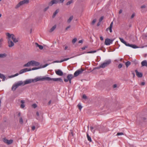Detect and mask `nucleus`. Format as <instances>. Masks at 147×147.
Returning <instances> with one entry per match:
<instances>
[{"label":"nucleus","mask_w":147,"mask_h":147,"mask_svg":"<svg viewBox=\"0 0 147 147\" xmlns=\"http://www.w3.org/2000/svg\"><path fill=\"white\" fill-rule=\"evenodd\" d=\"M70 59V58H66V59H64L63 60H61L60 61H54L53 62V63H59V62L60 63H61V62H63L64 61H67L69 59Z\"/></svg>","instance_id":"nucleus-21"},{"label":"nucleus","mask_w":147,"mask_h":147,"mask_svg":"<svg viewBox=\"0 0 147 147\" xmlns=\"http://www.w3.org/2000/svg\"><path fill=\"white\" fill-rule=\"evenodd\" d=\"M0 78L2 79V81H4L6 79V77L3 74H0Z\"/></svg>","instance_id":"nucleus-23"},{"label":"nucleus","mask_w":147,"mask_h":147,"mask_svg":"<svg viewBox=\"0 0 147 147\" xmlns=\"http://www.w3.org/2000/svg\"><path fill=\"white\" fill-rule=\"evenodd\" d=\"M3 141L5 143L8 144H11L13 142L12 140H8L5 138L3 139Z\"/></svg>","instance_id":"nucleus-10"},{"label":"nucleus","mask_w":147,"mask_h":147,"mask_svg":"<svg viewBox=\"0 0 147 147\" xmlns=\"http://www.w3.org/2000/svg\"><path fill=\"white\" fill-rule=\"evenodd\" d=\"M100 38L101 40H103V37L102 36H100Z\"/></svg>","instance_id":"nucleus-58"},{"label":"nucleus","mask_w":147,"mask_h":147,"mask_svg":"<svg viewBox=\"0 0 147 147\" xmlns=\"http://www.w3.org/2000/svg\"><path fill=\"white\" fill-rule=\"evenodd\" d=\"M35 45H36V47H38L40 49L42 50V49H43V46H42L41 45H38L36 42L35 43Z\"/></svg>","instance_id":"nucleus-24"},{"label":"nucleus","mask_w":147,"mask_h":147,"mask_svg":"<svg viewBox=\"0 0 147 147\" xmlns=\"http://www.w3.org/2000/svg\"><path fill=\"white\" fill-rule=\"evenodd\" d=\"M77 38H75L72 40V42L73 44H74L77 41Z\"/></svg>","instance_id":"nucleus-37"},{"label":"nucleus","mask_w":147,"mask_h":147,"mask_svg":"<svg viewBox=\"0 0 147 147\" xmlns=\"http://www.w3.org/2000/svg\"><path fill=\"white\" fill-rule=\"evenodd\" d=\"M88 47L87 46H85L84 47H82L81 48V49L82 50H84L86 49V48H87Z\"/></svg>","instance_id":"nucleus-49"},{"label":"nucleus","mask_w":147,"mask_h":147,"mask_svg":"<svg viewBox=\"0 0 147 147\" xmlns=\"http://www.w3.org/2000/svg\"><path fill=\"white\" fill-rule=\"evenodd\" d=\"M6 54H0V58H3L6 56Z\"/></svg>","instance_id":"nucleus-34"},{"label":"nucleus","mask_w":147,"mask_h":147,"mask_svg":"<svg viewBox=\"0 0 147 147\" xmlns=\"http://www.w3.org/2000/svg\"><path fill=\"white\" fill-rule=\"evenodd\" d=\"M122 66V65L121 64H120L118 66V67L119 68H121Z\"/></svg>","instance_id":"nucleus-51"},{"label":"nucleus","mask_w":147,"mask_h":147,"mask_svg":"<svg viewBox=\"0 0 147 147\" xmlns=\"http://www.w3.org/2000/svg\"><path fill=\"white\" fill-rule=\"evenodd\" d=\"M96 52V51H90L89 52H88L87 53H95Z\"/></svg>","instance_id":"nucleus-45"},{"label":"nucleus","mask_w":147,"mask_h":147,"mask_svg":"<svg viewBox=\"0 0 147 147\" xmlns=\"http://www.w3.org/2000/svg\"><path fill=\"white\" fill-rule=\"evenodd\" d=\"M68 80H68V79H65L64 80V81L65 82H68Z\"/></svg>","instance_id":"nucleus-59"},{"label":"nucleus","mask_w":147,"mask_h":147,"mask_svg":"<svg viewBox=\"0 0 147 147\" xmlns=\"http://www.w3.org/2000/svg\"><path fill=\"white\" fill-rule=\"evenodd\" d=\"M6 35L8 38H9L11 40L12 39L15 43L19 41V38L18 37H16L13 34H10L9 33H7L6 34Z\"/></svg>","instance_id":"nucleus-2"},{"label":"nucleus","mask_w":147,"mask_h":147,"mask_svg":"<svg viewBox=\"0 0 147 147\" xmlns=\"http://www.w3.org/2000/svg\"><path fill=\"white\" fill-rule=\"evenodd\" d=\"M117 87V85L116 84H114L113 85V88H116Z\"/></svg>","instance_id":"nucleus-56"},{"label":"nucleus","mask_w":147,"mask_h":147,"mask_svg":"<svg viewBox=\"0 0 147 147\" xmlns=\"http://www.w3.org/2000/svg\"><path fill=\"white\" fill-rule=\"evenodd\" d=\"M19 122L21 124H22L23 123V119L22 117H20Z\"/></svg>","instance_id":"nucleus-35"},{"label":"nucleus","mask_w":147,"mask_h":147,"mask_svg":"<svg viewBox=\"0 0 147 147\" xmlns=\"http://www.w3.org/2000/svg\"><path fill=\"white\" fill-rule=\"evenodd\" d=\"M36 115L37 116V119H38L40 116H42L41 113H39L38 112H37L36 113Z\"/></svg>","instance_id":"nucleus-32"},{"label":"nucleus","mask_w":147,"mask_h":147,"mask_svg":"<svg viewBox=\"0 0 147 147\" xmlns=\"http://www.w3.org/2000/svg\"><path fill=\"white\" fill-rule=\"evenodd\" d=\"M19 74L18 73H17L15 75H12L11 76H9L8 77V78H12L14 77H15L16 76L19 75Z\"/></svg>","instance_id":"nucleus-31"},{"label":"nucleus","mask_w":147,"mask_h":147,"mask_svg":"<svg viewBox=\"0 0 147 147\" xmlns=\"http://www.w3.org/2000/svg\"><path fill=\"white\" fill-rule=\"evenodd\" d=\"M103 17L102 16L99 19V21L100 22L102 21L103 20Z\"/></svg>","instance_id":"nucleus-47"},{"label":"nucleus","mask_w":147,"mask_h":147,"mask_svg":"<svg viewBox=\"0 0 147 147\" xmlns=\"http://www.w3.org/2000/svg\"><path fill=\"white\" fill-rule=\"evenodd\" d=\"M141 65L142 66H146L147 67V61L146 60H144L142 62Z\"/></svg>","instance_id":"nucleus-19"},{"label":"nucleus","mask_w":147,"mask_h":147,"mask_svg":"<svg viewBox=\"0 0 147 147\" xmlns=\"http://www.w3.org/2000/svg\"><path fill=\"white\" fill-rule=\"evenodd\" d=\"M87 138L88 140L89 141H90V142H91L92 140H91V138L89 136L88 134V133L87 134Z\"/></svg>","instance_id":"nucleus-33"},{"label":"nucleus","mask_w":147,"mask_h":147,"mask_svg":"<svg viewBox=\"0 0 147 147\" xmlns=\"http://www.w3.org/2000/svg\"><path fill=\"white\" fill-rule=\"evenodd\" d=\"M73 18V16H71L69 19H68L67 22L68 23H70L71 20H72Z\"/></svg>","instance_id":"nucleus-25"},{"label":"nucleus","mask_w":147,"mask_h":147,"mask_svg":"<svg viewBox=\"0 0 147 147\" xmlns=\"http://www.w3.org/2000/svg\"><path fill=\"white\" fill-rule=\"evenodd\" d=\"M32 82H33V79H27L23 81L24 86L27 84H30Z\"/></svg>","instance_id":"nucleus-6"},{"label":"nucleus","mask_w":147,"mask_h":147,"mask_svg":"<svg viewBox=\"0 0 147 147\" xmlns=\"http://www.w3.org/2000/svg\"><path fill=\"white\" fill-rule=\"evenodd\" d=\"M96 21V19H94L92 22V24L94 25Z\"/></svg>","instance_id":"nucleus-40"},{"label":"nucleus","mask_w":147,"mask_h":147,"mask_svg":"<svg viewBox=\"0 0 147 147\" xmlns=\"http://www.w3.org/2000/svg\"><path fill=\"white\" fill-rule=\"evenodd\" d=\"M8 46L9 47H11L14 45V44L13 42L9 38H8Z\"/></svg>","instance_id":"nucleus-13"},{"label":"nucleus","mask_w":147,"mask_h":147,"mask_svg":"<svg viewBox=\"0 0 147 147\" xmlns=\"http://www.w3.org/2000/svg\"><path fill=\"white\" fill-rule=\"evenodd\" d=\"M78 42L79 43H81L83 42V40H80Z\"/></svg>","instance_id":"nucleus-57"},{"label":"nucleus","mask_w":147,"mask_h":147,"mask_svg":"<svg viewBox=\"0 0 147 147\" xmlns=\"http://www.w3.org/2000/svg\"><path fill=\"white\" fill-rule=\"evenodd\" d=\"M48 65V64H46L43 65H40V67H33L31 69V70H34L36 69H38L40 68H43L46 67Z\"/></svg>","instance_id":"nucleus-12"},{"label":"nucleus","mask_w":147,"mask_h":147,"mask_svg":"<svg viewBox=\"0 0 147 147\" xmlns=\"http://www.w3.org/2000/svg\"><path fill=\"white\" fill-rule=\"evenodd\" d=\"M113 40L108 38H106L105 40V44L107 45H109L113 43Z\"/></svg>","instance_id":"nucleus-7"},{"label":"nucleus","mask_w":147,"mask_h":147,"mask_svg":"<svg viewBox=\"0 0 147 147\" xmlns=\"http://www.w3.org/2000/svg\"><path fill=\"white\" fill-rule=\"evenodd\" d=\"M40 63L39 62L36 61H32V66H37L39 65Z\"/></svg>","instance_id":"nucleus-15"},{"label":"nucleus","mask_w":147,"mask_h":147,"mask_svg":"<svg viewBox=\"0 0 147 147\" xmlns=\"http://www.w3.org/2000/svg\"><path fill=\"white\" fill-rule=\"evenodd\" d=\"M82 98L84 99H86L87 98L85 94H84L82 96Z\"/></svg>","instance_id":"nucleus-46"},{"label":"nucleus","mask_w":147,"mask_h":147,"mask_svg":"<svg viewBox=\"0 0 147 147\" xmlns=\"http://www.w3.org/2000/svg\"><path fill=\"white\" fill-rule=\"evenodd\" d=\"M64 0H58L59 2V3H63Z\"/></svg>","instance_id":"nucleus-53"},{"label":"nucleus","mask_w":147,"mask_h":147,"mask_svg":"<svg viewBox=\"0 0 147 147\" xmlns=\"http://www.w3.org/2000/svg\"><path fill=\"white\" fill-rule=\"evenodd\" d=\"M57 12H58L57 11H55V12L54 13V15H56V14L57 13Z\"/></svg>","instance_id":"nucleus-63"},{"label":"nucleus","mask_w":147,"mask_h":147,"mask_svg":"<svg viewBox=\"0 0 147 147\" xmlns=\"http://www.w3.org/2000/svg\"><path fill=\"white\" fill-rule=\"evenodd\" d=\"M113 27V26L112 25H110V26L109 27L107 28V29L106 30L107 31L108 30H109L110 32H112V28Z\"/></svg>","instance_id":"nucleus-29"},{"label":"nucleus","mask_w":147,"mask_h":147,"mask_svg":"<svg viewBox=\"0 0 147 147\" xmlns=\"http://www.w3.org/2000/svg\"><path fill=\"white\" fill-rule=\"evenodd\" d=\"M68 46H65L64 48V49H65V50H66L67 49H68Z\"/></svg>","instance_id":"nucleus-55"},{"label":"nucleus","mask_w":147,"mask_h":147,"mask_svg":"<svg viewBox=\"0 0 147 147\" xmlns=\"http://www.w3.org/2000/svg\"><path fill=\"white\" fill-rule=\"evenodd\" d=\"M84 70L82 69H81L76 71L74 73V76H77L80 74H82Z\"/></svg>","instance_id":"nucleus-8"},{"label":"nucleus","mask_w":147,"mask_h":147,"mask_svg":"<svg viewBox=\"0 0 147 147\" xmlns=\"http://www.w3.org/2000/svg\"><path fill=\"white\" fill-rule=\"evenodd\" d=\"M119 39L120 41L124 44L126 46H127L128 43H127L123 38H119Z\"/></svg>","instance_id":"nucleus-22"},{"label":"nucleus","mask_w":147,"mask_h":147,"mask_svg":"<svg viewBox=\"0 0 147 147\" xmlns=\"http://www.w3.org/2000/svg\"><path fill=\"white\" fill-rule=\"evenodd\" d=\"M78 106L79 109L80 110L82 108V107L81 106V104L79 103Z\"/></svg>","instance_id":"nucleus-38"},{"label":"nucleus","mask_w":147,"mask_h":147,"mask_svg":"<svg viewBox=\"0 0 147 147\" xmlns=\"http://www.w3.org/2000/svg\"><path fill=\"white\" fill-rule=\"evenodd\" d=\"M59 3L58 0H53L49 3V6H51L54 4H57Z\"/></svg>","instance_id":"nucleus-9"},{"label":"nucleus","mask_w":147,"mask_h":147,"mask_svg":"<svg viewBox=\"0 0 147 147\" xmlns=\"http://www.w3.org/2000/svg\"><path fill=\"white\" fill-rule=\"evenodd\" d=\"M32 130H34L35 129V127L34 126H32Z\"/></svg>","instance_id":"nucleus-54"},{"label":"nucleus","mask_w":147,"mask_h":147,"mask_svg":"<svg viewBox=\"0 0 147 147\" xmlns=\"http://www.w3.org/2000/svg\"><path fill=\"white\" fill-rule=\"evenodd\" d=\"M145 84V83L144 82H142L141 83V85H144Z\"/></svg>","instance_id":"nucleus-60"},{"label":"nucleus","mask_w":147,"mask_h":147,"mask_svg":"<svg viewBox=\"0 0 147 147\" xmlns=\"http://www.w3.org/2000/svg\"><path fill=\"white\" fill-rule=\"evenodd\" d=\"M113 27V26L112 25H110V26L109 27L107 28V29L106 30L107 31L108 30H109L110 32H112V28Z\"/></svg>","instance_id":"nucleus-30"},{"label":"nucleus","mask_w":147,"mask_h":147,"mask_svg":"<svg viewBox=\"0 0 147 147\" xmlns=\"http://www.w3.org/2000/svg\"><path fill=\"white\" fill-rule=\"evenodd\" d=\"M128 47H131L133 48L134 49H136L138 48L139 47L137 46L136 45H130L129 44V43L128 44L127 46Z\"/></svg>","instance_id":"nucleus-20"},{"label":"nucleus","mask_w":147,"mask_h":147,"mask_svg":"<svg viewBox=\"0 0 147 147\" xmlns=\"http://www.w3.org/2000/svg\"><path fill=\"white\" fill-rule=\"evenodd\" d=\"M50 79L49 77L45 76H37L34 79H33V82H35L38 81H43L44 80H48Z\"/></svg>","instance_id":"nucleus-1"},{"label":"nucleus","mask_w":147,"mask_h":147,"mask_svg":"<svg viewBox=\"0 0 147 147\" xmlns=\"http://www.w3.org/2000/svg\"><path fill=\"white\" fill-rule=\"evenodd\" d=\"M100 25V22L98 23L97 24V26H99Z\"/></svg>","instance_id":"nucleus-64"},{"label":"nucleus","mask_w":147,"mask_h":147,"mask_svg":"<svg viewBox=\"0 0 147 147\" xmlns=\"http://www.w3.org/2000/svg\"><path fill=\"white\" fill-rule=\"evenodd\" d=\"M32 66V61H29L24 65V67H28Z\"/></svg>","instance_id":"nucleus-16"},{"label":"nucleus","mask_w":147,"mask_h":147,"mask_svg":"<svg viewBox=\"0 0 147 147\" xmlns=\"http://www.w3.org/2000/svg\"><path fill=\"white\" fill-rule=\"evenodd\" d=\"M56 74L59 76H62L63 75V73L62 71L60 70H58L55 71Z\"/></svg>","instance_id":"nucleus-17"},{"label":"nucleus","mask_w":147,"mask_h":147,"mask_svg":"<svg viewBox=\"0 0 147 147\" xmlns=\"http://www.w3.org/2000/svg\"><path fill=\"white\" fill-rule=\"evenodd\" d=\"M122 10L121 9V10H119V14L121 13H122Z\"/></svg>","instance_id":"nucleus-62"},{"label":"nucleus","mask_w":147,"mask_h":147,"mask_svg":"<svg viewBox=\"0 0 147 147\" xmlns=\"http://www.w3.org/2000/svg\"><path fill=\"white\" fill-rule=\"evenodd\" d=\"M73 0H70L67 3L66 5H70L71 4L73 3Z\"/></svg>","instance_id":"nucleus-36"},{"label":"nucleus","mask_w":147,"mask_h":147,"mask_svg":"<svg viewBox=\"0 0 147 147\" xmlns=\"http://www.w3.org/2000/svg\"><path fill=\"white\" fill-rule=\"evenodd\" d=\"M3 41V39L2 38H1L0 39V44L1 46H2V42Z\"/></svg>","instance_id":"nucleus-52"},{"label":"nucleus","mask_w":147,"mask_h":147,"mask_svg":"<svg viewBox=\"0 0 147 147\" xmlns=\"http://www.w3.org/2000/svg\"><path fill=\"white\" fill-rule=\"evenodd\" d=\"M124 135V134H123V132L118 133L117 134V135L118 136H121V135Z\"/></svg>","instance_id":"nucleus-41"},{"label":"nucleus","mask_w":147,"mask_h":147,"mask_svg":"<svg viewBox=\"0 0 147 147\" xmlns=\"http://www.w3.org/2000/svg\"><path fill=\"white\" fill-rule=\"evenodd\" d=\"M111 63V60L110 59L107 60L101 64L99 65L100 68H105L110 65Z\"/></svg>","instance_id":"nucleus-4"},{"label":"nucleus","mask_w":147,"mask_h":147,"mask_svg":"<svg viewBox=\"0 0 147 147\" xmlns=\"http://www.w3.org/2000/svg\"><path fill=\"white\" fill-rule=\"evenodd\" d=\"M130 64V62L129 61H127L125 63L126 66L127 67H128Z\"/></svg>","instance_id":"nucleus-43"},{"label":"nucleus","mask_w":147,"mask_h":147,"mask_svg":"<svg viewBox=\"0 0 147 147\" xmlns=\"http://www.w3.org/2000/svg\"><path fill=\"white\" fill-rule=\"evenodd\" d=\"M56 25H55L53 26L49 30V32H52L56 28Z\"/></svg>","instance_id":"nucleus-26"},{"label":"nucleus","mask_w":147,"mask_h":147,"mask_svg":"<svg viewBox=\"0 0 147 147\" xmlns=\"http://www.w3.org/2000/svg\"><path fill=\"white\" fill-rule=\"evenodd\" d=\"M90 129H91V130L92 131V132L93 133H94L95 132L94 130H93L94 128L92 127H90Z\"/></svg>","instance_id":"nucleus-44"},{"label":"nucleus","mask_w":147,"mask_h":147,"mask_svg":"<svg viewBox=\"0 0 147 147\" xmlns=\"http://www.w3.org/2000/svg\"><path fill=\"white\" fill-rule=\"evenodd\" d=\"M73 76L72 75L70 74L69 75L67 76V78L68 79L70 83H71V80L72 78H73Z\"/></svg>","instance_id":"nucleus-27"},{"label":"nucleus","mask_w":147,"mask_h":147,"mask_svg":"<svg viewBox=\"0 0 147 147\" xmlns=\"http://www.w3.org/2000/svg\"><path fill=\"white\" fill-rule=\"evenodd\" d=\"M21 86H24L23 81H19L15 83L12 86L11 89L13 91H14L18 87Z\"/></svg>","instance_id":"nucleus-3"},{"label":"nucleus","mask_w":147,"mask_h":147,"mask_svg":"<svg viewBox=\"0 0 147 147\" xmlns=\"http://www.w3.org/2000/svg\"><path fill=\"white\" fill-rule=\"evenodd\" d=\"M29 0H24L20 1L15 6L16 9H18L25 4L29 2Z\"/></svg>","instance_id":"nucleus-5"},{"label":"nucleus","mask_w":147,"mask_h":147,"mask_svg":"<svg viewBox=\"0 0 147 147\" xmlns=\"http://www.w3.org/2000/svg\"><path fill=\"white\" fill-rule=\"evenodd\" d=\"M49 6H50L49 5L48 6L45 7L43 11H47L49 8Z\"/></svg>","instance_id":"nucleus-39"},{"label":"nucleus","mask_w":147,"mask_h":147,"mask_svg":"<svg viewBox=\"0 0 147 147\" xmlns=\"http://www.w3.org/2000/svg\"><path fill=\"white\" fill-rule=\"evenodd\" d=\"M32 106L33 108H35L37 107V105L36 104H34L32 105Z\"/></svg>","instance_id":"nucleus-42"},{"label":"nucleus","mask_w":147,"mask_h":147,"mask_svg":"<svg viewBox=\"0 0 147 147\" xmlns=\"http://www.w3.org/2000/svg\"><path fill=\"white\" fill-rule=\"evenodd\" d=\"M21 104L20 105V107L21 108H23L25 107V105L24 104L25 102L24 100H21Z\"/></svg>","instance_id":"nucleus-28"},{"label":"nucleus","mask_w":147,"mask_h":147,"mask_svg":"<svg viewBox=\"0 0 147 147\" xmlns=\"http://www.w3.org/2000/svg\"><path fill=\"white\" fill-rule=\"evenodd\" d=\"M145 5H142V6L141 7V8H144L145 7Z\"/></svg>","instance_id":"nucleus-61"},{"label":"nucleus","mask_w":147,"mask_h":147,"mask_svg":"<svg viewBox=\"0 0 147 147\" xmlns=\"http://www.w3.org/2000/svg\"><path fill=\"white\" fill-rule=\"evenodd\" d=\"M31 71V69H28V68H24L21 70L20 71L19 74H21L27 71Z\"/></svg>","instance_id":"nucleus-11"},{"label":"nucleus","mask_w":147,"mask_h":147,"mask_svg":"<svg viewBox=\"0 0 147 147\" xmlns=\"http://www.w3.org/2000/svg\"><path fill=\"white\" fill-rule=\"evenodd\" d=\"M49 78L50 79L49 80H48V81H50V80H53V81H59L60 82H62L63 80H62L60 78H51L49 77Z\"/></svg>","instance_id":"nucleus-14"},{"label":"nucleus","mask_w":147,"mask_h":147,"mask_svg":"<svg viewBox=\"0 0 147 147\" xmlns=\"http://www.w3.org/2000/svg\"><path fill=\"white\" fill-rule=\"evenodd\" d=\"M135 15V14L134 13H133L131 16V18H134Z\"/></svg>","instance_id":"nucleus-48"},{"label":"nucleus","mask_w":147,"mask_h":147,"mask_svg":"<svg viewBox=\"0 0 147 147\" xmlns=\"http://www.w3.org/2000/svg\"><path fill=\"white\" fill-rule=\"evenodd\" d=\"M71 26L69 25L68 26H67L65 28V30H68V29L69 28L71 27Z\"/></svg>","instance_id":"nucleus-50"},{"label":"nucleus","mask_w":147,"mask_h":147,"mask_svg":"<svg viewBox=\"0 0 147 147\" xmlns=\"http://www.w3.org/2000/svg\"><path fill=\"white\" fill-rule=\"evenodd\" d=\"M135 72H136V75L138 77L141 78L142 77V74L141 73L138 72L136 70H135Z\"/></svg>","instance_id":"nucleus-18"}]
</instances>
